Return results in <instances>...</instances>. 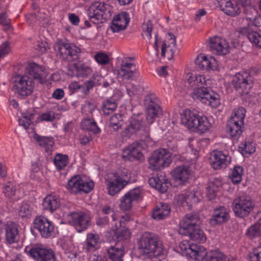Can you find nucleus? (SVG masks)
I'll use <instances>...</instances> for the list:
<instances>
[{"label":"nucleus","mask_w":261,"mask_h":261,"mask_svg":"<svg viewBox=\"0 0 261 261\" xmlns=\"http://www.w3.org/2000/svg\"><path fill=\"white\" fill-rule=\"evenodd\" d=\"M26 72L28 75H17L13 82V91L17 97L22 99L32 94L35 82L43 84L46 81L44 68L36 63L30 64Z\"/></svg>","instance_id":"1"},{"label":"nucleus","mask_w":261,"mask_h":261,"mask_svg":"<svg viewBox=\"0 0 261 261\" xmlns=\"http://www.w3.org/2000/svg\"><path fill=\"white\" fill-rule=\"evenodd\" d=\"M187 82L190 86H195L191 93V97L194 100H200L201 102L216 108L220 103L218 94L207 86V81L204 75L189 74Z\"/></svg>","instance_id":"2"},{"label":"nucleus","mask_w":261,"mask_h":261,"mask_svg":"<svg viewBox=\"0 0 261 261\" xmlns=\"http://www.w3.org/2000/svg\"><path fill=\"white\" fill-rule=\"evenodd\" d=\"M139 249L151 257L163 259L166 255V250L163 248L159 237L151 232H145L138 241Z\"/></svg>","instance_id":"3"},{"label":"nucleus","mask_w":261,"mask_h":261,"mask_svg":"<svg viewBox=\"0 0 261 261\" xmlns=\"http://www.w3.org/2000/svg\"><path fill=\"white\" fill-rule=\"evenodd\" d=\"M181 122L189 129L203 133L208 130L211 123L206 116L200 115L196 110H185L181 114Z\"/></svg>","instance_id":"4"},{"label":"nucleus","mask_w":261,"mask_h":261,"mask_svg":"<svg viewBox=\"0 0 261 261\" xmlns=\"http://www.w3.org/2000/svg\"><path fill=\"white\" fill-rule=\"evenodd\" d=\"M123 138L138 137L142 141H148L150 139V127L143 122L139 116L132 117L128 121L126 127L122 131Z\"/></svg>","instance_id":"5"},{"label":"nucleus","mask_w":261,"mask_h":261,"mask_svg":"<svg viewBox=\"0 0 261 261\" xmlns=\"http://www.w3.org/2000/svg\"><path fill=\"white\" fill-rule=\"evenodd\" d=\"M112 8L103 2L97 1L88 8L89 20L94 24L102 23L111 18Z\"/></svg>","instance_id":"6"},{"label":"nucleus","mask_w":261,"mask_h":261,"mask_svg":"<svg viewBox=\"0 0 261 261\" xmlns=\"http://www.w3.org/2000/svg\"><path fill=\"white\" fill-rule=\"evenodd\" d=\"M54 49L58 56L63 60L72 61L79 59L81 49L73 43L62 40L57 41L54 45Z\"/></svg>","instance_id":"7"},{"label":"nucleus","mask_w":261,"mask_h":261,"mask_svg":"<svg viewBox=\"0 0 261 261\" xmlns=\"http://www.w3.org/2000/svg\"><path fill=\"white\" fill-rule=\"evenodd\" d=\"M253 70L238 73L232 81L233 88L240 95H247L253 87L254 78Z\"/></svg>","instance_id":"8"},{"label":"nucleus","mask_w":261,"mask_h":261,"mask_svg":"<svg viewBox=\"0 0 261 261\" xmlns=\"http://www.w3.org/2000/svg\"><path fill=\"white\" fill-rule=\"evenodd\" d=\"M94 186V184L92 181L86 180L85 177L76 175L68 180L66 189L72 194H81L82 193H89Z\"/></svg>","instance_id":"9"},{"label":"nucleus","mask_w":261,"mask_h":261,"mask_svg":"<svg viewBox=\"0 0 261 261\" xmlns=\"http://www.w3.org/2000/svg\"><path fill=\"white\" fill-rule=\"evenodd\" d=\"M254 207L253 202L251 198L247 195L237 197L232 203V208L235 216L241 218L248 216Z\"/></svg>","instance_id":"10"},{"label":"nucleus","mask_w":261,"mask_h":261,"mask_svg":"<svg viewBox=\"0 0 261 261\" xmlns=\"http://www.w3.org/2000/svg\"><path fill=\"white\" fill-rule=\"evenodd\" d=\"M24 250L36 261H57L54 251L42 245L27 246Z\"/></svg>","instance_id":"11"},{"label":"nucleus","mask_w":261,"mask_h":261,"mask_svg":"<svg viewBox=\"0 0 261 261\" xmlns=\"http://www.w3.org/2000/svg\"><path fill=\"white\" fill-rule=\"evenodd\" d=\"M172 162L171 158L164 149L154 150L148 158L149 168L152 170H161L169 166Z\"/></svg>","instance_id":"12"},{"label":"nucleus","mask_w":261,"mask_h":261,"mask_svg":"<svg viewBox=\"0 0 261 261\" xmlns=\"http://www.w3.org/2000/svg\"><path fill=\"white\" fill-rule=\"evenodd\" d=\"M67 219L79 232L86 230L91 225V217L89 214L85 212H71L67 215Z\"/></svg>","instance_id":"13"},{"label":"nucleus","mask_w":261,"mask_h":261,"mask_svg":"<svg viewBox=\"0 0 261 261\" xmlns=\"http://www.w3.org/2000/svg\"><path fill=\"white\" fill-rule=\"evenodd\" d=\"M159 100L153 94L147 95L144 99V106L146 108V121L151 124L155 119L162 113L159 105Z\"/></svg>","instance_id":"14"},{"label":"nucleus","mask_w":261,"mask_h":261,"mask_svg":"<svg viewBox=\"0 0 261 261\" xmlns=\"http://www.w3.org/2000/svg\"><path fill=\"white\" fill-rule=\"evenodd\" d=\"M252 19L253 23L252 22L247 26L240 28L238 32L242 36H246L253 45L261 48V35L257 32L258 26L256 22L257 18Z\"/></svg>","instance_id":"15"},{"label":"nucleus","mask_w":261,"mask_h":261,"mask_svg":"<svg viewBox=\"0 0 261 261\" xmlns=\"http://www.w3.org/2000/svg\"><path fill=\"white\" fill-rule=\"evenodd\" d=\"M34 226L44 238L51 237L55 234V227L53 222L43 216H38L35 219Z\"/></svg>","instance_id":"16"},{"label":"nucleus","mask_w":261,"mask_h":261,"mask_svg":"<svg viewBox=\"0 0 261 261\" xmlns=\"http://www.w3.org/2000/svg\"><path fill=\"white\" fill-rule=\"evenodd\" d=\"M231 162V158L227 152L214 150L210 154V163L215 170L225 168Z\"/></svg>","instance_id":"17"},{"label":"nucleus","mask_w":261,"mask_h":261,"mask_svg":"<svg viewBox=\"0 0 261 261\" xmlns=\"http://www.w3.org/2000/svg\"><path fill=\"white\" fill-rule=\"evenodd\" d=\"M201 221L199 214L191 213L186 214L180 221L179 224V233H183L185 230L200 226Z\"/></svg>","instance_id":"18"},{"label":"nucleus","mask_w":261,"mask_h":261,"mask_svg":"<svg viewBox=\"0 0 261 261\" xmlns=\"http://www.w3.org/2000/svg\"><path fill=\"white\" fill-rule=\"evenodd\" d=\"M230 219L229 211L223 206L216 207L208 220L211 226L215 227L227 223Z\"/></svg>","instance_id":"19"},{"label":"nucleus","mask_w":261,"mask_h":261,"mask_svg":"<svg viewBox=\"0 0 261 261\" xmlns=\"http://www.w3.org/2000/svg\"><path fill=\"white\" fill-rule=\"evenodd\" d=\"M142 190L140 187L135 188L126 193L121 199L120 207L126 211L132 207V202L138 200L142 196Z\"/></svg>","instance_id":"20"},{"label":"nucleus","mask_w":261,"mask_h":261,"mask_svg":"<svg viewBox=\"0 0 261 261\" xmlns=\"http://www.w3.org/2000/svg\"><path fill=\"white\" fill-rule=\"evenodd\" d=\"M112 218L115 222V233L117 238L119 240L126 239L129 235V232L125 227V222L129 221V216L125 214L117 219L115 217V215H113Z\"/></svg>","instance_id":"21"},{"label":"nucleus","mask_w":261,"mask_h":261,"mask_svg":"<svg viewBox=\"0 0 261 261\" xmlns=\"http://www.w3.org/2000/svg\"><path fill=\"white\" fill-rule=\"evenodd\" d=\"M197 193L194 190H192L178 195L177 198L178 204L185 209L190 210L194 204H196L199 201Z\"/></svg>","instance_id":"22"},{"label":"nucleus","mask_w":261,"mask_h":261,"mask_svg":"<svg viewBox=\"0 0 261 261\" xmlns=\"http://www.w3.org/2000/svg\"><path fill=\"white\" fill-rule=\"evenodd\" d=\"M122 158L130 162L144 160L141 147L138 142H134L123 149Z\"/></svg>","instance_id":"23"},{"label":"nucleus","mask_w":261,"mask_h":261,"mask_svg":"<svg viewBox=\"0 0 261 261\" xmlns=\"http://www.w3.org/2000/svg\"><path fill=\"white\" fill-rule=\"evenodd\" d=\"M136 66L134 64L128 62L126 59L123 60L120 68L116 71L118 80L122 81L132 80L136 72Z\"/></svg>","instance_id":"24"},{"label":"nucleus","mask_w":261,"mask_h":261,"mask_svg":"<svg viewBox=\"0 0 261 261\" xmlns=\"http://www.w3.org/2000/svg\"><path fill=\"white\" fill-rule=\"evenodd\" d=\"M113 177V178L108 179L106 181L108 193L112 196L119 192L128 184L127 177H124L122 179Z\"/></svg>","instance_id":"25"},{"label":"nucleus","mask_w":261,"mask_h":261,"mask_svg":"<svg viewBox=\"0 0 261 261\" xmlns=\"http://www.w3.org/2000/svg\"><path fill=\"white\" fill-rule=\"evenodd\" d=\"M5 240L7 242L11 244L18 241L19 234L18 225L11 221H7L5 225Z\"/></svg>","instance_id":"26"},{"label":"nucleus","mask_w":261,"mask_h":261,"mask_svg":"<svg viewBox=\"0 0 261 261\" xmlns=\"http://www.w3.org/2000/svg\"><path fill=\"white\" fill-rule=\"evenodd\" d=\"M210 47L211 50L219 55H225L229 53V46L226 41L218 37L210 39Z\"/></svg>","instance_id":"27"},{"label":"nucleus","mask_w":261,"mask_h":261,"mask_svg":"<svg viewBox=\"0 0 261 261\" xmlns=\"http://www.w3.org/2000/svg\"><path fill=\"white\" fill-rule=\"evenodd\" d=\"M149 185L161 192L165 193L168 190L167 179L166 178L165 174L164 172H160L156 175L148 179Z\"/></svg>","instance_id":"28"},{"label":"nucleus","mask_w":261,"mask_h":261,"mask_svg":"<svg viewBox=\"0 0 261 261\" xmlns=\"http://www.w3.org/2000/svg\"><path fill=\"white\" fill-rule=\"evenodd\" d=\"M92 73V69L85 64H75L73 68L68 70V74L79 79L87 78Z\"/></svg>","instance_id":"29"},{"label":"nucleus","mask_w":261,"mask_h":261,"mask_svg":"<svg viewBox=\"0 0 261 261\" xmlns=\"http://www.w3.org/2000/svg\"><path fill=\"white\" fill-rule=\"evenodd\" d=\"M190 174L189 167L187 165L178 166L172 172L173 178L179 185H182L186 182Z\"/></svg>","instance_id":"30"},{"label":"nucleus","mask_w":261,"mask_h":261,"mask_svg":"<svg viewBox=\"0 0 261 261\" xmlns=\"http://www.w3.org/2000/svg\"><path fill=\"white\" fill-rule=\"evenodd\" d=\"M171 213V206L166 203H160L154 207L152 217L157 220L166 219Z\"/></svg>","instance_id":"31"},{"label":"nucleus","mask_w":261,"mask_h":261,"mask_svg":"<svg viewBox=\"0 0 261 261\" xmlns=\"http://www.w3.org/2000/svg\"><path fill=\"white\" fill-rule=\"evenodd\" d=\"M183 233H179L182 236H188L191 240L197 243H204L206 239V236L200 226L191 228L190 230H185Z\"/></svg>","instance_id":"32"},{"label":"nucleus","mask_w":261,"mask_h":261,"mask_svg":"<svg viewBox=\"0 0 261 261\" xmlns=\"http://www.w3.org/2000/svg\"><path fill=\"white\" fill-rule=\"evenodd\" d=\"M221 10L227 15L235 16L240 14L243 11L233 1L221 2L220 4Z\"/></svg>","instance_id":"33"},{"label":"nucleus","mask_w":261,"mask_h":261,"mask_svg":"<svg viewBox=\"0 0 261 261\" xmlns=\"http://www.w3.org/2000/svg\"><path fill=\"white\" fill-rule=\"evenodd\" d=\"M60 198L56 195H49L47 196L43 200L42 205L44 209L53 213L60 206Z\"/></svg>","instance_id":"34"},{"label":"nucleus","mask_w":261,"mask_h":261,"mask_svg":"<svg viewBox=\"0 0 261 261\" xmlns=\"http://www.w3.org/2000/svg\"><path fill=\"white\" fill-rule=\"evenodd\" d=\"M109 258L111 261H123L124 255V248L123 246H119L116 244L107 249Z\"/></svg>","instance_id":"35"},{"label":"nucleus","mask_w":261,"mask_h":261,"mask_svg":"<svg viewBox=\"0 0 261 261\" xmlns=\"http://www.w3.org/2000/svg\"><path fill=\"white\" fill-rule=\"evenodd\" d=\"M170 38L169 41L167 42L168 44L166 43H164L162 44L161 56L163 57H165V53L167 52L170 54V58H172L174 52L176 50V38L175 36L171 33H169Z\"/></svg>","instance_id":"36"},{"label":"nucleus","mask_w":261,"mask_h":261,"mask_svg":"<svg viewBox=\"0 0 261 261\" xmlns=\"http://www.w3.org/2000/svg\"><path fill=\"white\" fill-rule=\"evenodd\" d=\"M81 128L94 134H98L100 132V129L93 118H86L83 119L81 123Z\"/></svg>","instance_id":"37"},{"label":"nucleus","mask_w":261,"mask_h":261,"mask_svg":"<svg viewBox=\"0 0 261 261\" xmlns=\"http://www.w3.org/2000/svg\"><path fill=\"white\" fill-rule=\"evenodd\" d=\"M34 139L39 143L40 146L44 147L46 152L49 153L51 152L53 146L54 145V140L52 137H46L35 134Z\"/></svg>","instance_id":"38"},{"label":"nucleus","mask_w":261,"mask_h":261,"mask_svg":"<svg viewBox=\"0 0 261 261\" xmlns=\"http://www.w3.org/2000/svg\"><path fill=\"white\" fill-rule=\"evenodd\" d=\"M33 210V205L31 202L23 201L18 208V215L22 218H30Z\"/></svg>","instance_id":"39"},{"label":"nucleus","mask_w":261,"mask_h":261,"mask_svg":"<svg viewBox=\"0 0 261 261\" xmlns=\"http://www.w3.org/2000/svg\"><path fill=\"white\" fill-rule=\"evenodd\" d=\"M102 79V76L97 73L93 74L92 76L89 80L84 83L86 91L89 93L94 87L100 85V81Z\"/></svg>","instance_id":"40"},{"label":"nucleus","mask_w":261,"mask_h":261,"mask_svg":"<svg viewBox=\"0 0 261 261\" xmlns=\"http://www.w3.org/2000/svg\"><path fill=\"white\" fill-rule=\"evenodd\" d=\"M117 107V105L114 99H109L102 103L101 110L104 115H109L114 111Z\"/></svg>","instance_id":"41"},{"label":"nucleus","mask_w":261,"mask_h":261,"mask_svg":"<svg viewBox=\"0 0 261 261\" xmlns=\"http://www.w3.org/2000/svg\"><path fill=\"white\" fill-rule=\"evenodd\" d=\"M122 115L120 114H115L110 119V127L114 130L117 131L122 125Z\"/></svg>","instance_id":"42"},{"label":"nucleus","mask_w":261,"mask_h":261,"mask_svg":"<svg viewBox=\"0 0 261 261\" xmlns=\"http://www.w3.org/2000/svg\"><path fill=\"white\" fill-rule=\"evenodd\" d=\"M246 236L250 239L256 237H261V225L260 223H256L251 226L247 230Z\"/></svg>","instance_id":"43"},{"label":"nucleus","mask_w":261,"mask_h":261,"mask_svg":"<svg viewBox=\"0 0 261 261\" xmlns=\"http://www.w3.org/2000/svg\"><path fill=\"white\" fill-rule=\"evenodd\" d=\"M160 148L164 149L166 151L169 155V158H171V156L173 154L176 155V153L178 152L177 143L174 141H167L164 145V147Z\"/></svg>","instance_id":"44"},{"label":"nucleus","mask_w":261,"mask_h":261,"mask_svg":"<svg viewBox=\"0 0 261 261\" xmlns=\"http://www.w3.org/2000/svg\"><path fill=\"white\" fill-rule=\"evenodd\" d=\"M243 172V169L241 166H234L231 173L229 175V177L231 179L232 182L233 184H238L241 181Z\"/></svg>","instance_id":"45"},{"label":"nucleus","mask_w":261,"mask_h":261,"mask_svg":"<svg viewBox=\"0 0 261 261\" xmlns=\"http://www.w3.org/2000/svg\"><path fill=\"white\" fill-rule=\"evenodd\" d=\"M68 160L67 155L58 153L55 156L54 162L58 169L62 170L67 166Z\"/></svg>","instance_id":"46"},{"label":"nucleus","mask_w":261,"mask_h":261,"mask_svg":"<svg viewBox=\"0 0 261 261\" xmlns=\"http://www.w3.org/2000/svg\"><path fill=\"white\" fill-rule=\"evenodd\" d=\"M99 240V237L97 235L93 233H88L87 237L86 242V249L87 251L93 249L97 244Z\"/></svg>","instance_id":"47"},{"label":"nucleus","mask_w":261,"mask_h":261,"mask_svg":"<svg viewBox=\"0 0 261 261\" xmlns=\"http://www.w3.org/2000/svg\"><path fill=\"white\" fill-rule=\"evenodd\" d=\"M226 130L231 138L236 140L241 136L244 128L239 126L226 125Z\"/></svg>","instance_id":"48"},{"label":"nucleus","mask_w":261,"mask_h":261,"mask_svg":"<svg viewBox=\"0 0 261 261\" xmlns=\"http://www.w3.org/2000/svg\"><path fill=\"white\" fill-rule=\"evenodd\" d=\"M113 19L119 24H121L123 28L126 29L130 18L126 12H122L115 16Z\"/></svg>","instance_id":"49"},{"label":"nucleus","mask_w":261,"mask_h":261,"mask_svg":"<svg viewBox=\"0 0 261 261\" xmlns=\"http://www.w3.org/2000/svg\"><path fill=\"white\" fill-rule=\"evenodd\" d=\"M197 68L200 70H209V64H211V61L209 60L206 56H202L201 59L197 58L195 61Z\"/></svg>","instance_id":"50"},{"label":"nucleus","mask_w":261,"mask_h":261,"mask_svg":"<svg viewBox=\"0 0 261 261\" xmlns=\"http://www.w3.org/2000/svg\"><path fill=\"white\" fill-rule=\"evenodd\" d=\"M143 30V36L144 39H147L149 41L151 39V32L152 30V24L150 20L147 22H144L142 25ZM150 43V41H149Z\"/></svg>","instance_id":"51"},{"label":"nucleus","mask_w":261,"mask_h":261,"mask_svg":"<svg viewBox=\"0 0 261 261\" xmlns=\"http://www.w3.org/2000/svg\"><path fill=\"white\" fill-rule=\"evenodd\" d=\"M218 188L219 186L214 182H210L208 183L206 188V195L210 200H212L215 197Z\"/></svg>","instance_id":"52"},{"label":"nucleus","mask_w":261,"mask_h":261,"mask_svg":"<svg viewBox=\"0 0 261 261\" xmlns=\"http://www.w3.org/2000/svg\"><path fill=\"white\" fill-rule=\"evenodd\" d=\"M250 261H261V246L253 249L249 252Z\"/></svg>","instance_id":"53"},{"label":"nucleus","mask_w":261,"mask_h":261,"mask_svg":"<svg viewBox=\"0 0 261 261\" xmlns=\"http://www.w3.org/2000/svg\"><path fill=\"white\" fill-rule=\"evenodd\" d=\"M246 111L243 107H239L237 110H235L231 118L237 120L244 121L246 116Z\"/></svg>","instance_id":"54"},{"label":"nucleus","mask_w":261,"mask_h":261,"mask_svg":"<svg viewBox=\"0 0 261 261\" xmlns=\"http://www.w3.org/2000/svg\"><path fill=\"white\" fill-rule=\"evenodd\" d=\"M95 59L98 64L101 65H106L109 62L108 56L103 53H97L95 56Z\"/></svg>","instance_id":"55"},{"label":"nucleus","mask_w":261,"mask_h":261,"mask_svg":"<svg viewBox=\"0 0 261 261\" xmlns=\"http://www.w3.org/2000/svg\"><path fill=\"white\" fill-rule=\"evenodd\" d=\"M55 118V113L53 111H47L44 113H42L40 116L41 121L51 122L54 121Z\"/></svg>","instance_id":"56"},{"label":"nucleus","mask_w":261,"mask_h":261,"mask_svg":"<svg viewBox=\"0 0 261 261\" xmlns=\"http://www.w3.org/2000/svg\"><path fill=\"white\" fill-rule=\"evenodd\" d=\"M233 1L241 7L244 13H247L248 8H250L251 0H233Z\"/></svg>","instance_id":"57"},{"label":"nucleus","mask_w":261,"mask_h":261,"mask_svg":"<svg viewBox=\"0 0 261 261\" xmlns=\"http://www.w3.org/2000/svg\"><path fill=\"white\" fill-rule=\"evenodd\" d=\"M16 189L14 187L13 184L11 182H8L4 187L3 192L7 197H10L15 195Z\"/></svg>","instance_id":"58"},{"label":"nucleus","mask_w":261,"mask_h":261,"mask_svg":"<svg viewBox=\"0 0 261 261\" xmlns=\"http://www.w3.org/2000/svg\"><path fill=\"white\" fill-rule=\"evenodd\" d=\"M242 150L245 151V153L251 154L255 152V148L252 142H245L244 144V147H242Z\"/></svg>","instance_id":"59"},{"label":"nucleus","mask_w":261,"mask_h":261,"mask_svg":"<svg viewBox=\"0 0 261 261\" xmlns=\"http://www.w3.org/2000/svg\"><path fill=\"white\" fill-rule=\"evenodd\" d=\"M10 51V44L8 42H5L0 46V58L3 57L8 54Z\"/></svg>","instance_id":"60"},{"label":"nucleus","mask_w":261,"mask_h":261,"mask_svg":"<svg viewBox=\"0 0 261 261\" xmlns=\"http://www.w3.org/2000/svg\"><path fill=\"white\" fill-rule=\"evenodd\" d=\"M110 29L113 33H118L124 30L125 29L123 28V25L121 24H119L118 22L115 21V20L113 19L111 22Z\"/></svg>","instance_id":"61"},{"label":"nucleus","mask_w":261,"mask_h":261,"mask_svg":"<svg viewBox=\"0 0 261 261\" xmlns=\"http://www.w3.org/2000/svg\"><path fill=\"white\" fill-rule=\"evenodd\" d=\"M36 50H38L40 53L43 54L48 49V46L46 42H38L35 46Z\"/></svg>","instance_id":"62"},{"label":"nucleus","mask_w":261,"mask_h":261,"mask_svg":"<svg viewBox=\"0 0 261 261\" xmlns=\"http://www.w3.org/2000/svg\"><path fill=\"white\" fill-rule=\"evenodd\" d=\"M227 125L239 126L241 128H244V122L230 118L228 121Z\"/></svg>","instance_id":"63"},{"label":"nucleus","mask_w":261,"mask_h":261,"mask_svg":"<svg viewBox=\"0 0 261 261\" xmlns=\"http://www.w3.org/2000/svg\"><path fill=\"white\" fill-rule=\"evenodd\" d=\"M89 261H107V258L102 255L93 254L90 256Z\"/></svg>","instance_id":"64"}]
</instances>
